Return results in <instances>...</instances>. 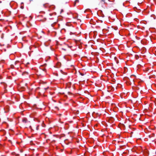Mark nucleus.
Instances as JSON below:
<instances>
[{
  "mask_svg": "<svg viewBox=\"0 0 156 156\" xmlns=\"http://www.w3.org/2000/svg\"><path fill=\"white\" fill-rule=\"evenodd\" d=\"M55 108H57L58 109V108L57 107H55Z\"/></svg>",
  "mask_w": 156,
  "mask_h": 156,
  "instance_id": "2eb2a0df",
  "label": "nucleus"
},
{
  "mask_svg": "<svg viewBox=\"0 0 156 156\" xmlns=\"http://www.w3.org/2000/svg\"><path fill=\"white\" fill-rule=\"evenodd\" d=\"M28 73L26 72H23L22 73V75H27L28 74Z\"/></svg>",
  "mask_w": 156,
  "mask_h": 156,
  "instance_id": "f03ea898",
  "label": "nucleus"
},
{
  "mask_svg": "<svg viewBox=\"0 0 156 156\" xmlns=\"http://www.w3.org/2000/svg\"><path fill=\"white\" fill-rule=\"evenodd\" d=\"M132 82L133 83H134L133 80H132Z\"/></svg>",
  "mask_w": 156,
  "mask_h": 156,
  "instance_id": "ddd939ff",
  "label": "nucleus"
},
{
  "mask_svg": "<svg viewBox=\"0 0 156 156\" xmlns=\"http://www.w3.org/2000/svg\"><path fill=\"white\" fill-rule=\"evenodd\" d=\"M19 154H16V156H19Z\"/></svg>",
  "mask_w": 156,
  "mask_h": 156,
  "instance_id": "9b49d317",
  "label": "nucleus"
},
{
  "mask_svg": "<svg viewBox=\"0 0 156 156\" xmlns=\"http://www.w3.org/2000/svg\"><path fill=\"white\" fill-rule=\"evenodd\" d=\"M76 2L75 1L74 2V6H75L76 5Z\"/></svg>",
  "mask_w": 156,
  "mask_h": 156,
  "instance_id": "39448f33",
  "label": "nucleus"
},
{
  "mask_svg": "<svg viewBox=\"0 0 156 156\" xmlns=\"http://www.w3.org/2000/svg\"><path fill=\"white\" fill-rule=\"evenodd\" d=\"M21 9H23V6H21Z\"/></svg>",
  "mask_w": 156,
  "mask_h": 156,
  "instance_id": "0eeeda50",
  "label": "nucleus"
},
{
  "mask_svg": "<svg viewBox=\"0 0 156 156\" xmlns=\"http://www.w3.org/2000/svg\"><path fill=\"white\" fill-rule=\"evenodd\" d=\"M101 2H104V3H105V1L104 0H101Z\"/></svg>",
  "mask_w": 156,
  "mask_h": 156,
  "instance_id": "20e7f679",
  "label": "nucleus"
},
{
  "mask_svg": "<svg viewBox=\"0 0 156 156\" xmlns=\"http://www.w3.org/2000/svg\"><path fill=\"white\" fill-rule=\"evenodd\" d=\"M140 65V64H138V65Z\"/></svg>",
  "mask_w": 156,
  "mask_h": 156,
  "instance_id": "6ab92c4d",
  "label": "nucleus"
},
{
  "mask_svg": "<svg viewBox=\"0 0 156 156\" xmlns=\"http://www.w3.org/2000/svg\"><path fill=\"white\" fill-rule=\"evenodd\" d=\"M28 121L25 118H24L22 119V122L24 123H26Z\"/></svg>",
  "mask_w": 156,
  "mask_h": 156,
  "instance_id": "f257e3e1",
  "label": "nucleus"
},
{
  "mask_svg": "<svg viewBox=\"0 0 156 156\" xmlns=\"http://www.w3.org/2000/svg\"><path fill=\"white\" fill-rule=\"evenodd\" d=\"M27 83H26V84H25V86H26V87H27Z\"/></svg>",
  "mask_w": 156,
  "mask_h": 156,
  "instance_id": "1a4fd4ad",
  "label": "nucleus"
},
{
  "mask_svg": "<svg viewBox=\"0 0 156 156\" xmlns=\"http://www.w3.org/2000/svg\"><path fill=\"white\" fill-rule=\"evenodd\" d=\"M12 154H15V153L14 152H12Z\"/></svg>",
  "mask_w": 156,
  "mask_h": 156,
  "instance_id": "f8f14e48",
  "label": "nucleus"
},
{
  "mask_svg": "<svg viewBox=\"0 0 156 156\" xmlns=\"http://www.w3.org/2000/svg\"><path fill=\"white\" fill-rule=\"evenodd\" d=\"M68 94H71V93L70 92H68Z\"/></svg>",
  "mask_w": 156,
  "mask_h": 156,
  "instance_id": "9d476101",
  "label": "nucleus"
},
{
  "mask_svg": "<svg viewBox=\"0 0 156 156\" xmlns=\"http://www.w3.org/2000/svg\"><path fill=\"white\" fill-rule=\"evenodd\" d=\"M29 64V63H27V64Z\"/></svg>",
  "mask_w": 156,
  "mask_h": 156,
  "instance_id": "aec40b11",
  "label": "nucleus"
},
{
  "mask_svg": "<svg viewBox=\"0 0 156 156\" xmlns=\"http://www.w3.org/2000/svg\"><path fill=\"white\" fill-rule=\"evenodd\" d=\"M75 2H79V0H76L75 1Z\"/></svg>",
  "mask_w": 156,
  "mask_h": 156,
  "instance_id": "7ed1b4c3",
  "label": "nucleus"
},
{
  "mask_svg": "<svg viewBox=\"0 0 156 156\" xmlns=\"http://www.w3.org/2000/svg\"><path fill=\"white\" fill-rule=\"evenodd\" d=\"M63 12V9H62L61 11V12Z\"/></svg>",
  "mask_w": 156,
  "mask_h": 156,
  "instance_id": "6e6552de",
  "label": "nucleus"
},
{
  "mask_svg": "<svg viewBox=\"0 0 156 156\" xmlns=\"http://www.w3.org/2000/svg\"><path fill=\"white\" fill-rule=\"evenodd\" d=\"M136 59H138V58H139V57L138 56H136Z\"/></svg>",
  "mask_w": 156,
  "mask_h": 156,
  "instance_id": "423d86ee",
  "label": "nucleus"
},
{
  "mask_svg": "<svg viewBox=\"0 0 156 156\" xmlns=\"http://www.w3.org/2000/svg\"><path fill=\"white\" fill-rule=\"evenodd\" d=\"M128 79L129 80H130V79H129V78H128Z\"/></svg>",
  "mask_w": 156,
  "mask_h": 156,
  "instance_id": "a211bd4d",
  "label": "nucleus"
},
{
  "mask_svg": "<svg viewBox=\"0 0 156 156\" xmlns=\"http://www.w3.org/2000/svg\"><path fill=\"white\" fill-rule=\"evenodd\" d=\"M81 75L82 76H83L84 75L83 74L81 73Z\"/></svg>",
  "mask_w": 156,
  "mask_h": 156,
  "instance_id": "4468645a",
  "label": "nucleus"
},
{
  "mask_svg": "<svg viewBox=\"0 0 156 156\" xmlns=\"http://www.w3.org/2000/svg\"><path fill=\"white\" fill-rule=\"evenodd\" d=\"M129 84H131V83H129Z\"/></svg>",
  "mask_w": 156,
  "mask_h": 156,
  "instance_id": "f3484780",
  "label": "nucleus"
},
{
  "mask_svg": "<svg viewBox=\"0 0 156 156\" xmlns=\"http://www.w3.org/2000/svg\"><path fill=\"white\" fill-rule=\"evenodd\" d=\"M134 76V75H131V76Z\"/></svg>",
  "mask_w": 156,
  "mask_h": 156,
  "instance_id": "dca6fc26",
  "label": "nucleus"
}]
</instances>
